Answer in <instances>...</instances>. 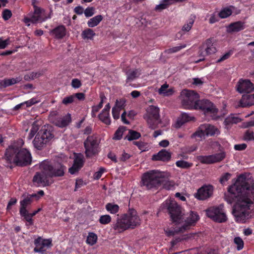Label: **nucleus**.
I'll list each match as a JSON object with an SVG mask.
<instances>
[{"label": "nucleus", "instance_id": "nucleus-43", "mask_svg": "<svg viewBox=\"0 0 254 254\" xmlns=\"http://www.w3.org/2000/svg\"><path fill=\"white\" fill-rule=\"evenodd\" d=\"M232 10L229 8H225L221 10V11L219 13V16L221 18H225L231 15Z\"/></svg>", "mask_w": 254, "mask_h": 254}, {"label": "nucleus", "instance_id": "nucleus-10", "mask_svg": "<svg viewBox=\"0 0 254 254\" xmlns=\"http://www.w3.org/2000/svg\"><path fill=\"white\" fill-rule=\"evenodd\" d=\"M223 205L221 204L218 207H210L206 210L207 216L213 220L222 223L226 221L227 217L223 210Z\"/></svg>", "mask_w": 254, "mask_h": 254}, {"label": "nucleus", "instance_id": "nucleus-38", "mask_svg": "<svg viewBox=\"0 0 254 254\" xmlns=\"http://www.w3.org/2000/svg\"><path fill=\"white\" fill-rule=\"evenodd\" d=\"M195 18V16H191V17L187 21V23L183 26L182 29V31L186 32L189 31L194 23Z\"/></svg>", "mask_w": 254, "mask_h": 254}, {"label": "nucleus", "instance_id": "nucleus-2", "mask_svg": "<svg viewBox=\"0 0 254 254\" xmlns=\"http://www.w3.org/2000/svg\"><path fill=\"white\" fill-rule=\"evenodd\" d=\"M2 160L4 161L5 166L11 168L12 164L19 166L29 165L31 162L32 157L27 149L13 145L6 149Z\"/></svg>", "mask_w": 254, "mask_h": 254}, {"label": "nucleus", "instance_id": "nucleus-35", "mask_svg": "<svg viewBox=\"0 0 254 254\" xmlns=\"http://www.w3.org/2000/svg\"><path fill=\"white\" fill-rule=\"evenodd\" d=\"M141 136V134L139 132L130 129L128 131L127 135L125 139H127L129 141L138 139Z\"/></svg>", "mask_w": 254, "mask_h": 254}, {"label": "nucleus", "instance_id": "nucleus-30", "mask_svg": "<svg viewBox=\"0 0 254 254\" xmlns=\"http://www.w3.org/2000/svg\"><path fill=\"white\" fill-rule=\"evenodd\" d=\"M127 76V82H129L139 76L140 74V71L138 69H130L126 72Z\"/></svg>", "mask_w": 254, "mask_h": 254}, {"label": "nucleus", "instance_id": "nucleus-63", "mask_svg": "<svg viewBox=\"0 0 254 254\" xmlns=\"http://www.w3.org/2000/svg\"><path fill=\"white\" fill-rule=\"evenodd\" d=\"M39 128V125L37 121H35L32 126L31 131L32 133H36Z\"/></svg>", "mask_w": 254, "mask_h": 254}, {"label": "nucleus", "instance_id": "nucleus-17", "mask_svg": "<svg viewBox=\"0 0 254 254\" xmlns=\"http://www.w3.org/2000/svg\"><path fill=\"white\" fill-rule=\"evenodd\" d=\"M34 244L36 246L34 249L35 253H44L46 250L45 247H50L52 245V241L50 239L42 240L41 237H38L34 241Z\"/></svg>", "mask_w": 254, "mask_h": 254}, {"label": "nucleus", "instance_id": "nucleus-24", "mask_svg": "<svg viewBox=\"0 0 254 254\" xmlns=\"http://www.w3.org/2000/svg\"><path fill=\"white\" fill-rule=\"evenodd\" d=\"M83 165V161L82 156H78L74 160V163L71 167L69 169V172L71 174H74L78 172Z\"/></svg>", "mask_w": 254, "mask_h": 254}, {"label": "nucleus", "instance_id": "nucleus-21", "mask_svg": "<svg viewBox=\"0 0 254 254\" xmlns=\"http://www.w3.org/2000/svg\"><path fill=\"white\" fill-rule=\"evenodd\" d=\"M126 218L127 216L124 215L121 218L119 219L114 227V229L121 232L129 228V225L127 222L128 220Z\"/></svg>", "mask_w": 254, "mask_h": 254}, {"label": "nucleus", "instance_id": "nucleus-11", "mask_svg": "<svg viewBox=\"0 0 254 254\" xmlns=\"http://www.w3.org/2000/svg\"><path fill=\"white\" fill-rule=\"evenodd\" d=\"M41 167L45 170V172H47L49 177H61L64 174L65 167L61 164H57L53 167L48 163H44L41 165Z\"/></svg>", "mask_w": 254, "mask_h": 254}, {"label": "nucleus", "instance_id": "nucleus-60", "mask_svg": "<svg viewBox=\"0 0 254 254\" xmlns=\"http://www.w3.org/2000/svg\"><path fill=\"white\" fill-rule=\"evenodd\" d=\"M71 86L74 88H78L81 86V83L79 79L74 78L71 81Z\"/></svg>", "mask_w": 254, "mask_h": 254}, {"label": "nucleus", "instance_id": "nucleus-8", "mask_svg": "<svg viewBox=\"0 0 254 254\" xmlns=\"http://www.w3.org/2000/svg\"><path fill=\"white\" fill-rule=\"evenodd\" d=\"M53 137L54 135L50 129L46 127H43L33 141L34 146L37 149L41 150Z\"/></svg>", "mask_w": 254, "mask_h": 254}, {"label": "nucleus", "instance_id": "nucleus-23", "mask_svg": "<svg viewBox=\"0 0 254 254\" xmlns=\"http://www.w3.org/2000/svg\"><path fill=\"white\" fill-rule=\"evenodd\" d=\"M240 104L242 107H246L254 105V92L243 95L240 100Z\"/></svg>", "mask_w": 254, "mask_h": 254}, {"label": "nucleus", "instance_id": "nucleus-52", "mask_svg": "<svg viewBox=\"0 0 254 254\" xmlns=\"http://www.w3.org/2000/svg\"><path fill=\"white\" fill-rule=\"evenodd\" d=\"M58 113L57 111H55L51 112L50 115H49V120L51 121V122H53L54 124H55V122L58 119H59V117L58 116Z\"/></svg>", "mask_w": 254, "mask_h": 254}, {"label": "nucleus", "instance_id": "nucleus-37", "mask_svg": "<svg viewBox=\"0 0 254 254\" xmlns=\"http://www.w3.org/2000/svg\"><path fill=\"white\" fill-rule=\"evenodd\" d=\"M99 119L106 125H110L111 121L109 117V113L108 112H104L102 111L98 115Z\"/></svg>", "mask_w": 254, "mask_h": 254}, {"label": "nucleus", "instance_id": "nucleus-57", "mask_svg": "<svg viewBox=\"0 0 254 254\" xmlns=\"http://www.w3.org/2000/svg\"><path fill=\"white\" fill-rule=\"evenodd\" d=\"M12 15L11 12L10 10L5 9L2 12V18L5 20L9 19Z\"/></svg>", "mask_w": 254, "mask_h": 254}, {"label": "nucleus", "instance_id": "nucleus-4", "mask_svg": "<svg viewBox=\"0 0 254 254\" xmlns=\"http://www.w3.org/2000/svg\"><path fill=\"white\" fill-rule=\"evenodd\" d=\"M198 99V94L193 90L184 89L180 95L181 105L187 109H195Z\"/></svg>", "mask_w": 254, "mask_h": 254}, {"label": "nucleus", "instance_id": "nucleus-13", "mask_svg": "<svg viewBox=\"0 0 254 254\" xmlns=\"http://www.w3.org/2000/svg\"><path fill=\"white\" fill-rule=\"evenodd\" d=\"M195 109H200L204 111L206 114H211L212 116L215 118L216 115L218 112L213 104L208 100H199L197 103V106H195Z\"/></svg>", "mask_w": 254, "mask_h": 254}, {"label": "nucleus", "instance_id": "nucleus-47", "mask_svg": "<svg viewBox=\"0 0 254 254\" xmlns=\"http://www.w3.org/2000/svg\"><path fill=\"white\" fill-rule=\"evenodd\" d=\"M20 215L24 217V219L29 223L30 225H32L33 224L32 217L33 216L30 213H29L27 210H25V212L24 213L20 212Z\"/></svg>", "mask_w": 254, "mask_h": 254}, {"label": "nucleus", "instance_id": "nucleus-54", "mask_svg": "<svg viewBox=\"0 0 254 254\" xmlns=\"http://www.w3.org/2000/svg\"><path fill=\"white\" fill-rule=\"evenodd\" d=\"M163 2L164 3L157 5L155 8V9L156 10H162L163 9L166 8L167 7V6L171 3V2H170V0H169V1L168 2H166L164 0Z\"/></svg>", "mask_w": 254, "mask_h": 254}, {"label": "nucleus", "instance_id": "nucleus-31", "mask_svg": "<svg viewBox=\"0 0 254 254\" xmlns=\"http://www.w3.org/2000/svg\"><path fill=\"white\" fill-rule=\"evenodd\" d=\"M32 201L33 199H31V196H28V195L24 196V198L20 202V208L19 212L24 213L25 212V210H27V206L30 205L32 203Z\"/></svg>", "mask_w": 254, "mask_h": 254}, {"label": "nucleus", "instance_id": "nucleus-42", "mask_svg": "<svg viewBox=\"0 0 254 254\" xmlns=\"http://www.w3.org/2000/svg\"><path fill=\"white\" fill-rule=\"evenodd\" d=\"M168 85L167 84H163L161 86V88L159 89L158 92L160 94H164L165 96H169L172 94V90L170 89L167 90Z\"/></svg>", "mask_w": 254, "mask_h": 254}, {"label": "nucleus", "instance_id": "nucleus-9", "mask_svg": "<svg viewBox=\"0 0 254 254\" xmlns=\"http://www.w3.org/2000/svg\"><path fill=\"white\" fill-rule=\"evenodd\" d=\"M84 145L87 157H90L95 155L98 151L99 142L97 137L94 135L88 136L84 142Z\"/></svg>", "mask_w": 254, "mask_h": 254}, {"label": "nucleus", "instance_id": "nucleus-34", "mask_svg": "<svg viewBox=\"0 0 254 254\" xmlns=\"http://www.w3.org/2000/svg\"><path fill=\"white\" fill-rule=\"evenodd\" d=\"M162 181H161V186L162 188L166 190H169L173 189L174 187V183L167 180V178L164 177V173H163V177H162Z\"/></svg>", "mask_w": 254, "mask_h": 254}, {"label": "nucleus", "instance_id": "nucleus-48", "mask_svg": "<svg viewBox=\"0 0 254 254\" xmlns=\"http://www.w3.org/2000/svg\"><path fill=\"white\" fill-rule=\"evenodd\" d=\"M111 221V218L109 215H104L100 217L99 222L102 224H107Z\"/></svg>", "mask_w": 254, "mask_h": 254}, {"label": "nucleus", "instance_id": "nucleus-7", "mask_svg": "<svg viewBox=\"0 0 254 254\" xmlns=\"http://www.w3.org/2000/svg\"><path fill=\"white\" fill-rule=\"evenodd\" d=\"M143 118L146 121L149 128L152 129L156 128L158 124L161 123L159 108L153 105L149 106Z\"/></svg>", "mask_w": 254, "mask_h": 254}, {"label": "nucleus", "instance_id": "nucleus-3", "mask_svg": "<svg viewBox=\"0 0 254 254\" xmlns=\"http://www.w3.org/2000/svg\"><path fill=\"white\" fill-rule=\"evenodd\" d=\"M163 173L158 170H152L144 173L142 178V185L146 189H158L161 186Z\"/></svg>", "mask_w": 254, "mask_h": 254}, {"label": "nucleus", "instance_id": "nucleus-64", "mask_svg": "<svg viewBox=\"0 0 254 254\" xmlns=\"http://www.w3.org/2000/svg\"><path fill=\"white\" fill-rule=\"evenodd\" d=\"M231 54H232V53L231 52H228L226 53L225 55H224L220 59H219L217 60V62L220 63L222 61H224L228 59V58H229V57H230Z\"/></svg>", "mask_w": 254, "mask_h": 254}, {"label": "nucleus", "instance_id": "nucleus-36", "mask_svg": "<svg viewBox=\"0 0 254 254\" xmlns=\"http://www.w3.org/2000/svg\"><path fill=\"white\" fill-rule=\"evenodd\" d=\"M103 17L101 15H98L92 18H91L87 23V24L90 27H93L97 26L100 21L102 20Z\"/></svg>", "mask_w": 254, "mask_h": 254}, {"label": "nucleus", "instance_id": "nucleus-5", "mask_svg": "<svg viewBox=\"0 0 254 254\" xmlns=\"http://www.w3.org/2000/svg\"><path fill=\"white\" fill-rule=\"evenodd\" d=\"M167 207L171 220L175 224H181L183 221V214L182 208L173 200H166L163 204Z\"/></svg>", "mask_w": 254, "mask_h": 254}, {"label": "nucleus", "instance_id": "nucleus-62", "mask_svg": "<svg viewBox=\"0 0 254 254\" xmlns=\"http://www.w3.org/2000/svg\"><path fill=\"white\" fill-rule=\"evenodd\" d=\"M105 171V169L103 168H100L99 170L97 172H96L94 175V178L96 180H98L99 179L103 173Z\"/></svg>", "mask_w": 254, "mask_h": 254}, {"label": "nucleus", "instance_id": "nucleus-22", "mask_svg": "<svg viewBox=\"0 0 254 254\" xmlns=\"http://www.w3.org/2000/svg\"><path fill=\"white\" fill-rule=\"evenodd\" d=\"M171 157V153L165 149H162L157 154L152 156V160L155 161H168Z\"/></svg>", "mask_w": 254, "mask_h": 254}, {"label": "nucleus", "instance_id": "nucleus-51", "mask_svg": "<svg viewBox=\"0 0 254 254\" xmlns=\"http://www.w3.org/2000/svg\"><path fill=\"white\" fill-rule=\"evenodd\" d=\"M234 243L237 245V250H241L244 247V242L240 237H236L234 239Z\"/></svg>", "mask_w": 254, "mask_h": 254}, {"label": "nucleus", "instance_id": "nucleus-19", "mask_svg": "<svg viewBox=\"0 0 254 254\" xmlns=\"http://www.w3.org/2000/svg\"><path fill=\"white\" fill-rule=\"evenodd\" d=\"M213 193V187L212 186H206L202 187L195 194L196 198L199 200H205L210 197Z\"/></svg>", "mask_w": 254, "mask_h": 254}, {"label": "nucleus", "instance_id": "nucleus-39", "mask_svg": "<svg viewBox=\"0 0 254 254\" xmlns=\"http://www.w3.org/2000/svg\"><path fill=\"white\" fill-rule=\"evenodd\" d=\"M95 35L93 30L91 29H87L84 30L81 34L82 37L84 39H91Z\"/></svg>", "mask_w": 254, "mask_h": 254}, {"label": "nucleus", "instance_id": "nucleus-6", "mask_svg": "<svg viewBox=\"0 0 254 254\" xmlns=\"http://www.w3.org/2000/svg\"><path fill=\"white\" fill-rule=\"evenodd\" d=\"M220 134L218 129L210 124H204L199 126L197 130L191 135V138L200 140L206 136H215Z\"/></svg>", "mask_w": 254, "mask_h": 254}, {"label": "nucleus", "instance_id": "nucleus-61", "mask_svg": "<svg viewBox=\"0 0 254 254\" xmlns=\"http://www.w3.org/2000/svg\"><path fill=\"white\" fill-rule=\"evenodd\" d=\"M231 176V174L229 173H225L220 179V183L221 184H223L230 178Z\"/></svg>", "mask_w": 254, "mask_h": 254}, {"label": "nucleus", "instance_id": "nucleus-29", "mask_svg": "<svg viewBox=\"0 0 254 254\" xmlns=\"http://www.w3.org/2000/svg\"><path fill=\"white\" fill-rule=\"evenodd\" d=\"M21 80L20 78L4 79L0 81V88H3L7 86L13 85L19 82Z\"/></svg>", "mask_w": 254, "mask_h": 254}, {"label": "nucleus", "instance_id": "nucleus-12", "mask_svg": "<svg viewBox=\"0 0 254 254\" xmlns=\"http://www.w3.org/2000/svg\"><path fill=\"white\" fill-rule=\"evenodd\" d=\"M182 225L181 227V231H186L190 229L191 226L195 225L199 219L198 215L192 211H190L187 214H183Z\"/></svg>", "mask_w": 254, "mask_h": 254}, {"label": "nucleus", "instance_id": "nucleus-26", "mask_svg": "<svg viewBox=\"0 0 254 254\" xmlns=\"http://www.w3.org/2000/svg\"><path fill=\"white\" fill-rule=\"evenodd\" d=\"M71 122V117L69 114H67L66 116L62 117L59 118L57 119L56 122H55V124L59 127H64L68 125V124Z\"/></svg>", "mask_w": 254, "mask_h": 254}, {"label": "nucleus", "instance_id": "nucleus-41", "mask_svg": "<svg viewBox=\"0 0 254 254\" xmlns=\"http://www.w3.org/2000/svg\"><path fill=\"white\" fill-rule=\"evenodd\" d=\"M97 240V235L93 233H89L87 238L86 242L87 243L93 246L94 245Z\"/></svg>", "mask_w": 254, "mask_h": 254}, {"label": "nucleus", "instance_id": "nucleus-1", "mask_svg": "<svg viewBox=\"0 0 254 254\" xmlns=\"http://www.w3.org/2000/svg\"><path fill=\"white\" fill-rule=\"evenodd\" d=\"M239 178L225 193V199L229 204L236 201L232 214L237 222L245 223L251 216L250 205L254 204V183L251 186Z\"/></svg>", "mask_w": 254, "mask_h": 254}, {"label": "nucleus", "instance_id": "nucleus-59", "mask_svg": "<svg viewBox=\"0 0 254 254\" xmlns=\"http://www.w3.org/2000/svg\"><path fill=\"white\" fill-rule=\"evenodd\" d=\"M180 230H181V227H180L178 229H176L174 230L166 231V233L167 235V236H174L176 234H178L179 233H184L185 232V231H180Z\"/></svg>", "mask_w": 254, "mask_h": 254}, {"label": "nucleus", "instance_id": "nucleus-58", "mask_svg": "<svg viewBox=\"0 0 254 254\" xmlns=\"http://www.w3.org/2000/svg\"><path fill=\"white\" fill-rule=\"evenodd\" d=\"M131 157V155L127 153H126L125 151H123L121 156L119 158V160L123 162H125L127 160L129 159Z\"/></svg>", "mask_w": 254, "mask_h": 254}, {"label": "nucleus", "instance_id": "nucleus-14", "mask_svg": "<svg viewBox=\"0 0 254 254\" xmlns=\"http://www.w3.org/2000/svg\"><path fill=\"white\" fill-rule=\"evenodd\" d=\"M34 12L32 14L30 17H25L24 19V22L27 24V26H29V22H31L33 23H37L38 22H41L44 21L46 19V17L44 16V10L43 9L40 8L39 7L34 6Z\"/></svg>", "mask_w": 254, "mask_h": 254}, {"label": "nucleus", "instance_id": "nucleus-33", "mask_svg": "<svg viewBox=\"0 0 254 254\" xmlns=\"http://www.w3.org/2000/svg\"><path fill=\"white\" fill-rule=\"evenodd\" d=\"M206 53H208L209 55L215 53L216 52V49L212 43V39H207L205 43Z\"/></svg>", "mask_w": 254, "mask_h": 254}, {"label": "nucleus", "instance_id": "nucleus-53", "mask_svg": "<svg viewBox=\"0 0 254 254\" xmlns=\"http://www.w3.org/2000/svg\"><path fill=\"white\" fill-rule=\"evenodd\" d=\"M125 102L126 100L124 99L117 100L115 107H116L117 108H119L121 110L124 108Z\"/></svg>", "mask_w": 254, "mask_h": 254}, {"label": "nucleus", "instance_id": "nucleus-46", "mask_svg": "<svg viewBox=\"0 0 254 254\" xmlns=\"http://www.w3.org/2000/svg\"><path fill=\"white\" fill-rule=\"evenodd\" d=\"M186 47V45H181L179 46H177L175 47H173L172 48L168 49L165 51V53L171 54L172 53H176L181 49L185 48Z\"/></svg>", "mask_w": 254, "mask_h": 254}, {"label": "nucleus", "instance_id": "nucleus-44", "mask_svg": "<svg viewBox=\"0 0 254 254\" xmlns=\"http://www.w3.org/2000/svg\"><path fill=\"white\" fill-rule=\"evenodd\" d=\"M176 164L177 167L183 169L189 168L192 165V163H190L184 160L178 161L176 162Z\"/></svg>", "mask_w": 254, "mask_h": 254}, {"label": "nucleus", "instance_id": "nucleus-32", "mask_svg": "<svg viewBox=\"0 0 254 254\" xmlns=\"http://www.w3.org/2000/svg\"><path fill=\"white\" fill-rule=\"evenodd\" d=\"M241 121V119L239 118L237 116L231 114L225 119L224 123L225 125L228 126L234 124H237L240 123Z\"/></svg>", "mask_w": 254, "mask_h": 254}, {"label": "nucleus", "instance_id": "nucleus-50", "mask_svg": "<svg viewBox=\"0 0 254 254\" xmlns=\"http://www.w3.org/2000/svg\"><path fill=\"white\" fill-rule=\"evenodd\" d=\"M74 102L75 97L73 95L64 98L62 101V103L64 105H68Z\"/></svg>", "mask_w": 254, "mask_h": 254}, {"label": "nucleus", "instance_id": "nucleus-55", "mask_svg": "<svg viewBox=\"0 0 254 254\" xmlns=\"http://www.w3.org/2000/svg\"><path fill=\"white\" fill-rule=\"evenodd\" d=\"M95 8L93 7H88L84 10V14L86 17H90L94 14Z\"/></svg>", "mask_w": 254, "mask_h": 254}, {"label": "nucleus", "instance_id": "nucleus-49", "mask_svg": "<svg viewBox=\"0 0 254 254\" xmlns=\"http://www.w3.org/2000/svg\"><path fill=\"white\" fill-rule=\"evenodd\" d=\"M244 139L246 141L254 140V132L251 130H247L245 133Z\"/></svg>", "mask_w": 254, "mask_h": 254}, {"label": "nucleus", "instance_id": "nucleus-56", "mask_svg": "<svg viewBox=\"0 0 254 254\" xmlns=\"http://www.w3.org/2000/svg\"><path fill=\"white\" fill-rule=\"evenodd\" d=\"M121 109L117 108L116 107H114L112 109V115L114 119L117 120L119 119L120 112Z\"/></svg>", "mask_w": 254, "mask_h": 254}, {"label": "nucleus", "instance_id": "nucleus-27", "mask_svg": "<svg viewBox=\"0 0 254 254\" xmlns=\"http://www.w3.org/2000/svg\"><path fill=\"white\" fill-rule=\"evenodd\" d=\"M245 28V23L242 21H237L233 23H231L228 27L229 32H239Z\"/></svg>", "mask_w": 254, "mask_h": 254}, {"label": "nucleus", "instance_id": "nucleus-45", "mask_svg": "<svg viewBox=\"0 0 254 254\" xmlns=\"http://www.w3.org/2000/svg\"><path fill=\"white\" fill-rule=\"evenodd\" d=\"M126 127H120L115 132L113 139L116 140L120 139L123 135V132L126 130Z\"/></svg>", "mask_w": 254, "mask_h": 254}, {"label": "nucleus", "instance_id": "nucleus-20", "mask_svg": "<svg viewBox=\"0 0 254 254\" xmlns=\"http://www.w3.org/2000/svg\"><path fill=\"white\" fill-rule=\"evenodd\" d=\"M127 216L126 219L128 221V224L129 225V228H134L136 226L139 225L140 219L137 215L136 211L133 209H129L127 214H125Z\"/></svg>", "mask_w": 254, "mask_h": 254}, {"label": "nucleus", "instance_id": "nucleus-25", "mask_svg": "<svg viewBox=\"0 0 254 254\" xmlns=\"http://www.w3.org/2000/svg\"><path fill=\"white\" fill-rule=\"evenodd\" d=\"M194 117L190 116L189 114L184 113L181 115V117L179 118L175 125L177 128L180 127L186 122L192 120Z\"/></svg>", "mask_w": 254, "mask_h": 254}, {"label": "nucleus", "instance_id": "nucleus-15", "mask_svg": "<svg viewBox=\"0 0 254 254\" xmlns=\"http://www.w3.org/2000/svg\"><path fill=\"white\" fill-rule=\"evenodd\" d=\"M225 153L221 152L208 156H199L197 157V160L203 164H213L220 162L225 158Z\"/></svg>", "mask_w": 254, "mask_h": 254}, {"label": "nucleus", "instance_id": "nucleus-18", "mask_svg": "<svg viewBox=\"0 0 254 254\" xmlns=\"http://www.w3.org/2000/svg\"><path fill=\"white\" fill-rule=\"evenodd\" d=\"M254 89V84L249 80H240L237 86V91L241 93L251 94Z\"/></svg>", "mask_w": 254, "mask_h": 254}, {"label": "nucleus", "instance_id": "nucleus-40", "mask_svg": "<svg viewBox=\"0 0 254 254\" xmlns=\"http://www.w3.org/2000/svg\"><path fill=\"white\" fill-rule=\"evenodd\" d=\"M106 208L111 213L115 214L119 211V207L117 204L109 203L106 204Z\"/></svg>", "mask_w": 254, "mask_h": 254}, {"label": "nucleus", "instance_id": "nucleus-16", "mask_svg": "<svg viewBox=\"0 0 254 254\" xmlns=\"http://www.w3.org/2000/svg\"><path fill=\"white\" fill-rule=\"evenodd\" d=\"M42 172L41 173H36L33 179V182L36 183L38 186H49L52 184L48 179L49 177L47 174L45 172V170L42 169Z\"/></svg>", "mask_w": 254, "mask_h": 254}, {"label": "nucleus", "instance_id": "nucleus-28", "mask_svg": "<svg viewBox=\"0 0 254 254\" xmlns=\"http://www.w3.org/2000/svg\"><path fill=\"white\" fill-rule=\"evenodd\" d=\"M51 33L57 39H62L65 35V28L63 25L59 26L54 29Z\"/></svg>", "mask_w": 254, "mask_h": 254}]
</instances>
